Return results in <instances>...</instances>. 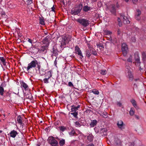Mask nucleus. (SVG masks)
<instances>
[{"mask_svg": "<svg viewBox=\"0 0 146 146\" xmlns=\"http://www.w3.org/2000/svg\"><path fill=\"white\" fill-rule=\"evenodd\" d=\"M36 67V71H38L39 72L41 68L40 62L35 59L28 64V66L27 68V70L29 72V71L31 69Z\"/></svg>", "mask_w": 146, "mask_h": 146, "instance_id": "1", "label": "nucleus"}, {"mask_svg": "<svg viewBox=\"0 0 146 146\" xmlns=\"http://www.w3.org/2000/svg\"><path fill=\"white\" fill-rule=\"evenodd\" d=\"M76 21L84 27H86L90 24L89 21L86 19L79 18Z\"/></svg>", "mask_w": 146, "mask_h": 146, "instance_id": "2", "label": "nucleus"}, {"mask_svg": "<svg viewBox=\"0 0 146 146\" xmlns=\"http://www.w3.org/2000/svg\"><path fill=\"white\" fill-rule=\"evenodd\" d=\"M48 141L52 146H57L58 145V142L53 137H49Z\"/></svg>", "mask_w": 146, "mask_h": 146, "instance_id": "3", "label": "nucleus"}, {"mask_svg": "<svg viewBox=\"0 0 146 146\" xmlns=\"http://www.w3.org/2000/svg\"><path fill=\"white\" fill-rule=\"evenodd\" d=\"M75 53L78 54L80 59H81L83 58L81 51L78 45L76 46L75 47Z\"/></svg>", "mask_w": 146, "mask_h": 146, "instance_id": "4", "label": "nucleus"}, {"mask_svg": "<svg viewBox=\"0 0 146 146\" xmlns=\"http://www.w3.org/2000/svg\"><path fill=\"white\" fill-rule=\"evenodd\" d=\"M51 37V35H48L46 37L42 40L43 44L49 46Z\"/></svg>", "mask_w": 146, "mask_h": 146, "instance_id": "5", "label": "nucleus"}, {"mask_svg": "<svg viewBox=\"0 0 146 146\" xmlns=\"http://www.w3.org/2000/svg\"><path fill=\"white\" fill-rule=\"evenodd\" d=\"M127 47L126 44L123 43L122 44L121 50L123 52V55L125 56L127 54Z\"/></svg>", "mask_w": 146, "mask_h": 146, "instance_id": "6", "label": "nucleus"}, {"mask_svg": "<svg viewBox=\"0 0 146 146\" xmlns=\"http://www.w3.org/2000/svg\"><path fill=\"white\" fill-rule=\"evenodd\" d=\"M134 58L137 65H140L141 62L140 61L139 54L138 52H136L134 54Z\"/></svg>", "mask_w": 146, "mask_h": 146, "instance_id": "7", "label": "nucleus"}, {"mask_svg": "<svg viewBox=\"0 0 146 146\" xmlns=\"http://www.w3.org/2000/svg\"><path fill=\"white\" fill-rule=\"evenodd\" d=\"M48 46L45 45L44 46H42L40 48L38 49V52L39 53L45 52H47V49L48 48Z\"/></svg>", "mask_w": 146, "mask_h": 146, "instance_id": "8", "label": "nucleus"}, {"mask_svg": "<svg viewBox=\"0 0 146 146\" xmlns=\"http://www.w3.org/2000/svg\"><path fill=\"white\" fill-rule=\"evenodd\" d=\"M130 68V67H128V68H127V77L130 80L132 81L133 79V75L131 74V71L129 70V68Z\"/></svg>", "mask_w": 146, "mask_h": 146, "instance_id": "9", "label": "nucleus"}, {"mask_svg": "<svg viewBox=\"0 0 146 146\" xmlns=\"http://www.w3.org/2000/svg\"><path fill=\"white\" fill-rule=\"evenodd\" d=\"M109 9L111 13L115 14L116 13V9L115 6L113 4L110 5L109 7Z\"/></svg>", "mask_w": 146, "mask_h": 146, "instance_id": "10", "label": "nucleus"}, {"mask_svg": "<svg viewBox=\"0 0 146 146\" xmlns=\"http://www.w3.org/2000/svg\"><path fill=\"white\" fill-rule=\"evenodd\" d=\"M81 11H80V9H78L77 8L72 9L71 10V14L72 15H77L80 13Z\"/></svg>", "mask_w": 146, "mask_h": 146, "instance_id": "11", "label": "nucleus"}, {"mask_svg": "<svg viewBox=\"0 0 146 146\" xmlns=\"http://www.w3.org/2000/svg\"><path fill=\"white\" fill-rule=\"evenodd\" d=\"M11 137L13 138H15L18 134L17 132L14 130L11 131L9 133Z\"/></svg>", "mask_w": 146, "mask_h": 146, "instance_id": "12", "label": "nucleus"}, {"mask_svg": "<svg viewBox=\"0 0 146 146\" xmlns=\"http://www.w3.org/2000/svg\"><path fill=\"white\" fill-rule=\"evenodd\" d=\"M80 107V105H78L77 106L73 105L71 106V111L72 112H78V109Z\"/></svg>", "mask_w": 146, "mask_h": 146, "instance_id": "13", "label": "nucleus"}, {"mask_svg": "<svg viewBox=\"0 0 146 146\" xmlns=\"http://www.w3.org/2000/svg\"><path fill=\"white\" fill-rule=\"evenodd\" d=\"M17 120L18 122L22 126H23L24 124L22 123V119L20 115L18 116L17 118Z\"/></svg>", "mask_w": 146, "mask_h": 146, "instance_id": "14", "label": "nucleus"}, {"mask_svg": "<svg viewBox=\"0 0 146 146\" xmlns=\"http://www.w3.org/2000/svg\"><path fill=\"white\" fill-rule=\"evenodd\" d=\"M142 60L144 64L146 61V53L145 52H143L142 53Z\"/></svg>", "mask_w": 146, "mask_h": 146, "instance_id": "15", "label": "nucleus"}, {"mask_svg": "<svg viewBox=\"0 0 146 146\" xmlns=\"http://www.w3.org/2000/svg\"><path fill=\"white\" fill-rule=\"evenodd\" d=\"M117 126L121 131H123L125 129V125L124 123L119 125H117Z\"/></svg>", "mask_w": 146, "mask_h": 146, "instance_id": "16", "label": "nucleus"}, {"mask_svg": "<svg viewBox=\"0 0 146 146\" xmlns=\"http://www.w3.org/2000/svg\"><path fill=\"white\" fill-rule=\"evenodd\" d=\"M122 18L123 20V23L124 24H127L130 23V21L128 19L127 17L125 16V17H123Z\"/></svg>", "mask_w": 146, "mask_h": 146, "instance_id": "17", "label": "nucleus"}, {"mask_svg": "<svg viewBox=\"0 0 146 146\" xmlns=\"http://www.w3.org/2000/svg\"><path fill=\"white\" fill-rule=\"evenodd\" d=\"M97 121L96 119L93 120L91 121L90 123V125L91 127H94L96 126L97 123Z\"/></svg>", "mask_w": 146, "mask_h": 146, "instance_id": "18", "label": "nucleus"}, {"mask_svg": "<svg viewBox=\"0 0 146 146\" xmlns=\"http://www.w3.org/2000/svg\"><path fill=\"white\" fill-rule=\"evenodd\" d=\"M52 71L51 70H50L47 72V74L45 75V76L47 77V78L49 79L52 76Z\"/></svg>", "mask_w": 146, "mask_h": 146, "instance_id": "19", "label": "nucleus"}, {"mask_svg": "<svg viewBox=\"0 0 146 146\" xmlns=\"http://www.w3.org/2000/svg\"><path fill=\"white\" fill-rule=\"evenodd\" d=\"M75 9L77 8L78 9H80V11H81L83 8V5L82 3H80L78 5H76L75 7Z\"/></svg>", "mask_w": 146, "mask_h": 146, "instance_id": "20", "label": "nucleus"}, {"mask_svg": "<svg viewBox=\"0 0 146 146\" xmlns=\"http://www.w3.org/2000/svg\"><path fill=\"white\" fill-rule=\"evenodd\" d=\"M90 9V7H88L87 5L84 6L83 9V10L86 12H87Z\"/></svg>", "mask_w": 146, "mask_h": 146, "instance_id": "21", "label": "nucleus"}, {"mask_svg": "<svg viewBox=\"0 0 146 146\" xmlns=\"http://www.w3.org/2000/svg\"><path fill=\"white\" fill-rule=\"evenodd\" d=\"M100 132L101 133L103 134L102 135H106V133L107 131V130L105 128H101L100 130Z\"/></svg>", "mask_w": 146, "mask_h": 146, "instance_id": "22", "label": "nucleus"}, {"mask_svg": "<svg viewBox=\"0 0 146 146\" xmlns=\"http://www.w3.org/2000/svg\"><path fill=\"white\" fill-rule=\"evenodd\" d=\"M89 50H86V55L87 57L89 58L91 55V52L90 51V48Z\"/></svg>", "mask_w": 146, "mask_h": 146, "instance_id": "23", "label": "nucleus"}, {"mask_svg": "<svg viewBox=\"0 0 146 146\" xmlns=\"http://www.w3.org/2000/svg\"><path fill=\"white\" fill-rule=\"evenodd\" d=\"M114 141L115 143L117 145H120L121 143V140L118 138H115Z\"/></svg>", "mask_w": 146, "mask_h": 146, "instance_id": "24", "label": "nucleus"}, {"mask_svg": "<svg viewBox=\"0 0 146 146\" xmlns=\"http://www.w3.org/2000/svg\"><path fill=\"white\" fill-rule=\"evenodd\" d=\"M21 84V85L25 90H26L28 89L27 88L28 87V86L25 83L22 82Z\"/></svg>", "mask_w": 146, "mask_h": 146, "instance_id": "25", "label": "nucleus"}, {"mask_svg": "<svg viewBox=\"0 0 146 146\" xmlns=\"http://www.w3.org/2000/svg\"><path fill=\"white\" fill-rule=\"evenodd\" d=\"M69 135L71 136H74L75 135H77L74 129H72L71 130V131L69 132Z\"/></svg>", "mask_w": 146, "mask_h": 146, "instance_id": "26", "label": "nucleus"}, {"mask_svg": "<svg viewBox=\"0 0 146 146\" xmlns=\"http://www.w3.org/2000/svg\"><path fill=\"white\" fill-rule=\"evenodd\" d=\"M0 60L3 63L4 66H6V62H5V59L3 57H0Z\"/></svg>", "mask_w": 146, "mask_h": 146, "instance_id": "27", "label": "nucleus"}, {"mask_svg": "<svg viewBox=\"0 0 146 146\" xmlns=\"http://www.w3.org/2000/svg\"><path fill=\"white\" fill-rule=\"evenodd\" d=\"M133 106L137 109H138L139 108L137 106L136 101H131Z\"/></svg>", "mask_w": 146, "mask_h": 146, "instance_id": "28", "label": "nucleus"}, {"mask_svg": "<svg viewBox=\"0 0 146 146\" xmlns=\"http://www.w3.org/2000/svg\"><path fill=\"white\" fill-rule=\"evenodd\" d=\"M87 139L90 141H93V137L92 134H90L87 137Z\"/></svg>", "mask_w": 146, "mask_h": 146, "instance_id": "29", "label": "nucleus"}, {"mask_svg": "<svg viewBox=\"0 0 146 146\" xmlns=\"http://www.w3.org/2000/svg\"><path fill=\"white\" fill-rule=\"evenodd\" d=\"M2 84H1V86H0V94L3 96V93L4 92V90L3 88V87L1 86Z\"/></svg>", "mask_w": 146, "mask_h": 146, "instance_id": "30", "label": "nucleus"}, {"mask_svg": "<svg viewBox=\"0 0 146 146\" xmlns=\"http://www.w3.org/2000/svg\"><path fill=\"white\" fill-rule=\"evenodd\" d=\"M39 23L43 25H45L44 19L43 17H40L39 18Z\"/></svg>", "mask_w": 146, "mask_h": 146, "instance_id": "31", "label": "nucleus"}, {"mask_svg": "<svg viewBox=\"0 0 146 146\" xmlns=\"http://www.w3.org/2000/svg\"><path fill=\"white\" fill-rule=\"evenodd\" d=\"M90 51L91 52V53L95 56H96L97 55V52L94 49L92 48H90Z\"/></svg>", "mask_w": 146, "mask_h": 146, "instance_id": "32", "label": "nucleus"}, {"mask_svg": "<svg viewBox=\"0 0 146 146\" xmlns=\"http://www.w3.org/2000/svg\"><path fill=\"white\" fill-rule=\"evenodd\" d=\"M59 143L60 146H63L65 144V139H62V140L60 141Z\"/></svg>", "mask_w": 146, "mask_h": 146, "instance_id": "33", "label": "nucleus"}, {"mask_svg": "<svg viewBox=\"0 0 146 146\" xmlns=\"http://www.w3.org/2000/svg\"><path fill=\"white\" fill-rule=\"evenodd\" d=\"M52 50L53 54H54V56H56L58 55V54L57 52V50L54 47L53 48Z\"/></svg>", "mask_w": 146, "mask_h": 146, "instance_id": "34", "label": "nucleus"}, {"mask_svg": "<svg viewBox=\"0 0 146 146\" xmlns=\"http://www.w3.org/2000/svg\"><path fill=\"white\" fill-rule=\"evenodd\" d=\"M46 73V72L43 69L40 70V71L39 72V74L41 76L44 75Z\"/></svg>", "mask_w": 146, "mask_h": 146, "instance_id": "35", "label": "nucleus"}, {"mask_svg": "<svg viewBox=\"0 0 146 146\" xmlns=\"http://www.w3.org/2000/svg\"><path fill=\"white\" fill-rule=\"evenodd\" d=\"M59 129L60 131L62 132H64L66 129V128L63 126L59 127Z\"/></svg>", "mask_w": 146, "mask_h": 146, "instance_id": "36", "label": "nucleus"}, {"mask_svg": "<svg viewBox=\"0 0 146 146\" xmlns=\"http://www.w3.org/2000/svg\"><path fill=\"white\" fill-rule=\"evenodd\" d=\"M134 108H131V110L129 111V114L131 116L133 115L134 114Z\"/></svg>", "mask_w": 146, "mask_h": 146, "instance_id": "37", "label": "nucleus"}, {"mask_svg": "<svg viewBox=\"0 0 146 146\" xmlns=\"http://www.w3.org/2000/svg\"><path fill=\"white\" fill-rule=\"evenodd\" d=\"M71 114L73 115V116L76 118H77V115H78V112H74L73 113H70Z\"/></svg>", "mask_w": 146, "mask_h": 146, "instance_id": "38", "label": "nucleus"}, {"mask_svg": "<svg viewBox=\"0 0 146 146\" xmlns=\"http://www.w3.org/2000/svg\"><path fill=\"white\" fill-rule=\"evenodd\" d=\"M68 37L65 36H62V41H68Z\"/></svg>", "mask_w": 146, "mask_h": 146, "instance_id": "39", "label": "nucleus"}, {"mask_svg": "<svg viewBox=\"0 0 146 146\" xmlns=\"http://www.w3.org/2000/svg\"><path fill=\"white\" fill-rule=\"evenodd\" d=\"M100 72L102 74L105 75L107 73V71L106 70H102L100 71Z\"/></svg>", "mask_w": 146, "mask_h": 146, "instance_id": "40", "label": "nucleus"}, {"mask_svg": "<svg viewBox=\"0 0 146 146\" xmlns=\"http://www.w3.org/2000/svg\"><path fill=\"white\" fill-rule=\"evenodd\" d=\"M92 92H93L94 94L96 95L99 94L98 90L96 89L93 90L92 91Z\"/></svg>", "mask_w": 146, "mask_h": 146, "instance_id": "41", "label": "nucleus"}, {"mask_svg": "<svg viewBox=\"0 0 146 146\" xmlns=\"http://www.w3.org/2000/svg\"><path fill=\"white\" fill-rule=\"evenodd\" d=\"M68 41H62L61 42V46H66V43Z\"/></svg>", "mask_w": 146, "mask_h": 146, "instance_id": "42", "label": "nucleus"}, {"mask_svg": "<svg viewBox=\"0 0 146 146\" xmlns=\"http://www.w3.org/2000/svg\"><path fill=\"white\" fill-rule=\"evenodd\" d=\"M141 11L139 10H137L135 15L137 16H139V15H141Z\"/></svg>", "mask_w": 146, "mask_h": 146, "instance_id": "43", "label": "nucleus"}, {"mask_svg": "<svg viewBox=\"0 0 146 146\" xmlns=\"http://www.w3.org/2000/svg\"><path fill=\"white\" fill-rule=\"evenodd\" d=\"M48 79H49V78H44L43 79V81L45 83H46V84L48 83Z\"/></svg>", "mask_w": 146, "mask_h": 146, "instance_id": "44", "label": "nucleus"}, {"mask_svg": "<svg viewBox=\"0 0 146 146\" xmlns=\"http://www.w3.org/2000/svg\"><path fill=\"white\" fill-rule=\"evenodd\" d=\"M96 45L98 47H99L100 48H104L103 44L102 43H97Z\"/></svg>", "mask_w": 146, "mask_h": 146, "instance_id": "45", "label": "nucleus"}, {"mask_svg": "<svg viewBox=\"0 0 146 146\" xmlns=\"http://www.w3.org/2000/svg\"><path fill=\"white\" fill-rule=\"evenodd\" d=\"M132 56H130L129 58L127 59V61L129 62H132Z\"/></svg>", "mask_w": 146, "mask_h": 146, "instance_id": "46", "label": "nucleus"}, {"mask_svg": "<svg viewBox=\"0 0 146 146\" xmlns=\"http://www.w3.org/2000/svg\"><path fill=\"white\" fill-rule=\"evenodd\" d=\"M123 123V122L121 120L118 121L117 123V125H118L119 124H121Z\"/></svg>", "mask_w": 146, "mask_h": 146, "instance_id": "47", "label": "nucleus"}, {"mask_svg": "<svg viewBox=\"0 0 146 146\" xmlns=\"http://www.w3.org/2000/svg\"><path fill=\"white\" fill-rule=\"evenodd\" d=\"M75 124L76 127H80V124L78 121H76L75 122Z\"/></svg>", "mask_w": 146, "mask_h": 146, "instance_id": "48", "label": "nucleus"}, {"mask_svg": "<svg viewBox=\"0 0 146 146\" xmlns=\"http://www.w3.org/2000/svg\"><path fill=\"white\" fill-rule=\"evenodd\" d=\"M117 105L119 106V107H122V108H123V106L122 104L121 103V102H117Z\"/></svg>", "mask_w": 146, "mask_h": 146, "instance_id": "49", "label": "nucleus"}, {"mask_svg": "<svg viewBox=\"0 0 146 146\" xmlns=\"http://www.w3.org/2000/svg\"><path fill=\"white\" fill-rule=\"evenodd\" d=\"M121 33V31L119 29H118L117 31V34L118 35H120Z\"/></svg>", "mask_w": 146, "mask_h": 146, "instance_id": "50", "label": "nucleus"}, {"mask_svg": "<svg viewBox=\"0 0 146 146\" xmlns=\"http://www.w3.org/2000/svg\"><path fill=\"white\" fill-rule=\"evenodd\" d=\"M5 66L6 67L7 69H9V68H10V66H9V64L8 63H7V62H6V66Z\"/></svg>", "mask_w": 146, "mask_h": 146, "instance_id": "51", "label": "nucleus"}, {"mask_svg": "<svg viewBox=\"0 0 146 146\" xmlns=\"http://www.w3.org/2000/svg\"><path fill=\"white\" fill-rule=\"evenodd\" d=\"M27 1L28 5L31 4L33 3L32 0H28Z\"/></svg>", "mask_w": 146, "mask_h": 146, "instance_id": "52", "label": "nucleus"}, {"mask_svg": "<svg viewBox=\"0 0 146 146\" xmlns=\"http://www.w3.org/2000/svg\"><path fill=\"white\" fill-rule=\"evenodd\" d=\"M68 85L70 86H73V84H72V83L70 82H68Z\"/></svg>", "mask_w": 146, "mask_h": 146, "instance_id": "53", "label": "nucleus"}, {"mask_svg": "<svg viewBox=\"0 0 146 146\" xmlns=\"http://www.w3.org/2000/svg\"><path fill=\"white\" fill-rule=\"evenodd\" d=\"M120 16L121 17V19L124 17H125L124 15V13H121L120 14Z\"/></svg>", "mask_w": 146, "mask_h": 146, "instance_id": "54", "label": "nucleus"}, {"mask_svg": "<svg viewBox=\"0 0 146 146\" xmlns=\"http://www.w3.org/2000/svg\"><path fill=\"white\" fill-rule=\"evenodd\" d=\"M135 118L137 119H139V116L137 115H135Z\"/></svg>", "mask_w": 146, "mask_h": 146, "instance_id": "55", "label": "nucleus"}, {"mask_svg": "<svg viewBox=\"0 0 146 146\" xmlns=\"http://www.w3.org/2000/svg\"><path fill=\"white\" fill-rule=\"evenodd\" d=\"M135 18L137 20H139L140 19V17L139 16H137L135 15Z\"/></svg>", "mask_w": 146, "mask_h": 146, "instance_id": "56", "label": "nucleus"}, {"mask_svg": "<svg viewBox=\"0 0 146 146\" xmlns=\"http://www.w3.org/2000/svg\"><path fill=\"white\" fill-rule=\"evenodd\" d=\"M134 4H136V3L137 2L138 0H132Z\"/></svg>", "mask_w": 146, "mask_h": 146, "instance_id": "57", "label": "nucleus"}, {"mask_svg": "<svg viewBox=\"0 0 146 146\" xmlns=\"http://www.w3.org/2000/svg\"><path fill=\"white\" fill-rule=\"evenodd\" d=\"M55 7H54V5L51 8L52 11L54 12Z\"/></svg>", "mask_w": 146, "mask_h": 146, "instance_id": "58", "label": "nucleus"}, {"mask_svg": "<svg viewBox=\"0 0 146 146\" xmlns=\"http://www.w3.org/2000/svg\"><path fill=\"white\" fill-rule=\"evenodd\" d=\"M119 25L120 27H121L122 25V23L121 21L118 22Z\"/></svg>", "mask_w": 146, "mask_h": 146, "instance_id": "59", "label": "nucleus"}, {"mask_svg": "<svg viewBox=\"0 0 146 146\" xmlns=\"http://www.w3.org/2000/svg\"><path fill=\"white\" fill-rule=\"evenodd\" d=\"M132 40L133 42H135L136 40H135V37H132Z\"/></svg>", "mask_w": 146, "mask_h": 146, "instance_id": "60", "label": "nucleus"}, {"mask_svg": "<svg viewBox=\"0 0 146 146\" xmlns=\"http://www.w3.org/2000/svg\"><path fill=\"white\" fill-rule=\"evenodd\" d=\"M28 41L30 43H32V40L31 39H30L28 38Z\"/></svg>", "mask_w": 146, "mask_h": 146, "instance_id": "61", "label": "nucleus"}, {"mask_svg": "<svg viewBox=\"0 0 146 146\" xmlns=\"http://www.w3.org/2000/svg\"><path fill=\"white\" fill-rule=\"evenodd\" d=\"M87 146H94V145L92 143H90Z\"/></svg>", "mask_w": 146, "mask_h": 146, "instance_id": "62", "label": "nucleus"}, {"mask_svg": "<svg viewBox=\"0 0 146 146\" xmlns=\"http://www.w3.org/2000/svg\"><path fill=\"white\" fill-rule=\"evenodd\" d=\"M1 14L2 15H5V12H2L1 13Z\"/></svg>", "mask_w": 146, "mask_h": 146, "instance_id": "63", "label": "nucleus"}, {"mask_svg": "<svg viewBox=\"0 0 146 146\" xmlns=\"http://www.w3.org/2000/svg\"><path fill=\"white\" fill-rule=\"evenodd\" d=\"M117 21L118 22H120L121 21V19L119 17L118 18Z\"/></svg>", "mask_w": 146, "mask_h": 146, "instance_id": "64", "label": "nucleus"}]
</instances>
